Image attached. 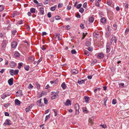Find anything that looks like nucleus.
<instances>
[{
    "mask_svg": "<svg viewBox=\"0 0 129 129\" xmlns=\"http://www.w3.org/2000/svg\"><path fill=\"white\" fill-rule=\"evenodd\" d=\"M74 108L75 110V115H77L78 114H79V105L78 104H76L74 106Z\"/></svg>",
    "mask_w": 129,
    "mask_h": 129,
    "instance_id": "nucleus-1",
    "label": "nucleus"
},
{
    "mask_svg": "<svg viewBox=\"0 0 129 129\" xmlns=\"http://www.w3.org/2000/svg\"><path fill=\"white\" fill-rule=\"evenodd\" d=\"M93 36H94V37L96 38L99 39L100 37V35L99 32H98L97 31H95L93 33Z\"/></svg>",
    "mask_w": 129,
    "mask_h": 129,
    "instance_id": "nucleus-2",
    "label": "nucleus"
},
{
    "mask_svg": "<svg viewBox=\"0 0 129 129\" xmlns=\"http://www.w3.org/2000/svg\"><path fill=\"white\" fill-rule=\"evenodd\" d=\"M12 124L11 122L9 119H7L4 123V124L6 125H9Z\"/></svg>",
    "mask_w": 129,
    "mask_h": 129,
    "instance_id": "nucleus-3",
    "label": "nucleus"
},
{
    "mask_svg": "<svg viewBox=\"0 0 129 129\" xmlns=\"http://www.w3.org/2000/svg\"><path fill=\"white\" fill-rule=\"evenodd\" d=\"M58 93L56 92L55 93L54 95L52 96L51 97V99L52 100H53L55 99L56 98H57L58 97L59 95H58Z\"/></svg>",
    "mask_w": 129,
    "mask_h": 129,
    "instance_id": "nucleus-4",
    "label": "nucleus"
},
{
    "mask_svg": "<svg viewBox=\"0 0 129 129\" xmlns=\"http://www.w3.org/2000/svg\"><path fill=\"white\" fill-rule=\"evenodd\" d=\"M22 94V92L20 90H18L16 93V95L17 96H21Z\"/></svg>",
    "mask_w": 129,
    "mask_h": 129,
    "instance_id": "nucleus-5",
    "label": "nucleus"
},
{
    "mask_svg": "<svg viewBox=\"0 0 129 129\" xmlns=\"http://www.w3.org/2000/svg\"><path fill=\"white\" fill-rule=\"evenodd\" d=\"M13 79L12 78L9 79L8 81V82L9 84L11 85L13 84Z\"/></svg>",
    "mask_w": 129,
    "mask_h": 129,
    "instance_id": "nucleus-6",
    "label": "nucleus"
},
{
    "mask_svg": "<svg viewBox=\"0 0 129 129\" xmlns=\"http://www.w3.org/2000/svg\"><path fill=\"white\" fill-rule=\"evenodd\" d=\"M106 52L107 53L109 52H110V44L109 43H108L107 44L106 46Z\"/></svg>",
    "mask_w": 129,
    "mask_h": 129,
    "instance_id": "nucleus-7",
    "label": "nucleus"
},
{
    "mask_svg": "<svg viewBox=\"0 0 129 129\" xmlns=\"http://www.w3.org/2000/svg\"><path fill=\"white\" fill-rule=\"evenodd\" d=\"M108 31H107L105 34V37L106 38H109L110 35V32L108 28Z\"/></svg>",
    "mask_w": 129,
    "mask_h": 129,
    "instance_id": "nucleus-8",
    "label": "nucleus"
},
{
    "mask_svg": "<svg viewBox=\"0 0 129 129\" xmlns=\"http://www.w3.org/2000/svg\"><path fill=\"white\" fill-rule=\"evenodd\" d=\"M17 45V43L16 42L14 41L12 42V47L13 48H16Z\"/></svg>",
    "mask_w": 129,
    "mask_h": 129,
    "instance_id": "nucleus-9",
    "label": "nucleus"
},
{
    "mask_svg": "<svg viewBox=\"0 0 129 129\" xmlns=\"http://www.w3.org/2000/svg\"><path fill=\"white\" fill-rule=\"evenodd\" d=\"M71 102L69 99L67 100L66 102L64 103V104L66 106H69V105H71Z\"/></svg>",
    "mask_w": 129,
    "mask_h": 129,
    "instance_id": "nucleus-10",
    "label": "nucleus"
},
{
    "mask_svg": "<svg viewBox=\"0 0 129 129\" xmlns=\"http://www.w3.org/2000/svg\"><path fill=\"white\" fill-rule=\"evenodd\" d=\"M56 37L58 39L59 41L61 40L62 39V37L60 34H56Z\"/></svg>",
    "mask_w": 129,
    "mask_h": 129,
    "instance_id": "nucleus-11",
    "label": "nucleus"
},
{
    "mask_svg": "<svg viewBox=\"0 0 129 129\" xmlns=\"http://www.w3.org/2000/svg\"><path fill=\"white\" fill-rule=\"evenodd\" d=\"M97 57L99 59L102 58L104 57V55L102 53H100L98 55Z\"/></svg>",
    "mask_w": 129,
    "mask_h": 129,
    "instance_id": "nucleus-12",
    "label": "nucleus"
},
{
    "mask_svg": "<svg viewBox=\"0 0 129 129\" xmlns=\"http://www.w3.org/2000/svg\"><path fill=\"white\" fill-rule=\"evenodd\" d=\"M84 98L85 100V102L86 103H88L89 102V101L90 100V98L88 97L87 96H85L84 97Z\"/></svg>",
    "mask_w": 129,
    "mask_h": 129,
    "instance_id": "nucleus-13",
    "label": "nucleus"
},
{
    "mask_svg": "<svg viewBox=\"0 0 129 129\" xmlns=\"http://www.w3.org/2000/svg\"><path fill=\"white\" fill-rule=\"evenodd\" d=\"M41 99H40L39 101H38L37 102V105L39 106H41L42 105V104L41 102Z\"/></svg>",
    "mask_w": 129,
    "mask_h": 129,
    "instance_id": "nucleus-14",
    "label": "nucleus"
},
{
    "mask_svg": "<svg viewBox=\"0 0 129 129\" xmlns=\"http://www.w3.org/2000/svg\"><path fill=\"white\" fill-rule=\"evenodd\" d=\"M10 65L12 68H14L16 66V64L14 62H12L10 64Z\"/></svg>",
    "mask_w": 129,
    "mask_h": 129,
    "instance_id": "nucleus-15",
    "label": "nucleus"
},
{
    "mask_svg": "<svg viewBox=\"0 0 129 129\" xmlns=\"http://www.w3.org/2000/svg\"><path fill=\"white\" fill-rule=\"evenodd\" d=\"M44 8L40 7L39 8V10L41 15H43L44 14Z\"/></svg>",
    "mask_w": 129,
    "mask_h": 129,
    "instance_id": "nucleus-16",
    "label": "nucleus"
},
{
    "mask_svg": "<svg viewBox=\"0 0 129 129\" xmlns=\"http://www.w3.org/2000/svg\"><path fill=\"white\" fill-rule=\"evenodd\" d=\"M94 18L92 17H90L88 19V21L89 22L92 23L94 21Z\"/></svg>",
    "mask_w": 129,
    "mask_h": 129,
    "instance_id": "nucleus-17",
    "label": "nucleus"
},
{
    "mask_svg": "<svg viewBox=\"0 0 129 129\" xmlns=\"http://www.w3.org/2000/svg\"><path fill=\"white\" fill-rule=\"evenodd\" d=\"M100 21L101 22L103 23H105L106 21V20L104 17L101 18Z\"/></svg>",
    "mask_w": 129,
    "mask_h": 129,
    "instance_id": "nucleus-18",
    "label": "nucleus"
},
{
    "mask_svg": "<svg viewBox=\"0 0 129 129\" xmlns=\"http://www.w3.org/2000/svg\"><path fill=\"white\" fill-rule=\"evenodd\" d=\"M35 58L34 56H30L29 57L28 59L29 61H32L34 60Z\"/></svg>",
    "mask_w": 129,
    "mask_h": 129,
    "instance_id": "nucleus-19",
    "label": "nucleus"
},
{
    "mask_svg": "<svg viewBox=\"0 0 129 129\" xmlns=\"http://www.w3.org/2000/svg\"><path fill=\"white\" fill-rule=\"evenodd\" d=\"M61 86L63 89H66V86L65 82H63L61 85Z\"/></svg>",
    "mask_w": 129,
    "mask_h": 129,
    "instance_id": "nucleus-20",
    "label": "nucleus"
},
{
    "mask_svg": "<svg viewBox=\"0 0 129 129\" xmlns=\"http://www.w3.org/2000/svg\"><path fill=\"white\" fill-rule=\"evenodd\" d=\"M15 103L16 105H19L20 104V102L18 100L16 99L15 100Z\"/></svg>",
    "mask_w": 129,
    "mask_h": 129,
    "instance_id": "nucleus-21",
    "label": "nucleus"
},
{
    "mask_svg": "<svg viewBox=\"0 0 129 129\" xmlns=\"http://www.w3.org/2000/svg\"><path fill=\"white\" fill-rule=\"evenodd\" d=\"M56 7H57L55 5L54 7H51L50 8V10L51 11H54L55 10Z\"/></svg>",
    "mask_w": 129,
    "mask_h": 129,
    "instance_id": "nucleus-22",
    "label": "nucleus"
},
{
    "mask_svg": "<svg viewBox=\"0 0 129 129\" xmlns=\"http://www.w3.org/2000/svg\"><path fill=\"white\" fill-rule=\"evenodd\" d=\"M91 44L90 42L89 41H87L85 43L86 45L87 46H90Z\"/></svg>",
    "mask_w": 129,
    "mask_h": 129,
    "instance_id": "nucleus-23",
    "label": "nucleus"
},
{
    "mask_svg": "<svg viewBox=\"0 0 129 129\" xmlns=\"http://www.w3.org/2000/svg\"><path fill=\"white\" fill-rule=\"evenodd\" d=\"M10 96L9 95H8V94H3V96L2 97V98L3 99H4L5 98L7 97V96Z\"/></svg>",
    "mask_w": 129,
    "mask_h": 129,
    "instance_id": "nucleus-24",
    "label": "nucleus"
},
{
    "mask_svg": "<svg viewBox=\"0 0 129 129\" xmlns=\"http://www.w3.org/2000/svg\"><path fill=\"white\" fill-rule=\"evenodd\" d=\"M36 9L34 8H31L30 9V12L33 13H35Z\"/></svg>",
    "mask_w": 129,
    "mask_h": 129,
    "instance_id": "nucleus-25",
    "label": "nucleus"
},
{
    "mask_svg": "<svg viewBox=\"0 0 129 129\" xmlns=\"http://www.w3.org/2000/svg\"><path fill=\"white\" fill-rule=\"evenodd\" d=\"M78 73V71L76 69H74L72 71V73L76 74L77 73Z\"/></svg>",
    "mask_w": 129,
    "mask_h": 129,
    "instance_id": "nucleus-26",
    "label": "nucleus"
},
{
    "mask_svg": "<svg viewBox=\"0 0 129 129\" xmlns=\"http://www.w3.org/2000/svg\"><path fill=\"white\" fill-rule=\"evenodd\" d=\"M14 70H13L11 69L10 71V73L11 75L13 76L14 75Z\"/></svg>",
    "mask_w": 129,
    "mask_h": 129,
    "instance_id": "nucleus-27",
    "label": "nucleus"
},
{
    "mask_svg": "<svg viewBox=\"0 0 129 129\" xmlns=\"http://www.w3.org/2000/svg\"><path fill=\"white\" fill-rule=\"evenodd\" d=\"M85 81L83 80H78V83L79 84H82Z\"/></svg>",
    "mask_w": 129,
    "mask_h": 129,
    "instance_id": "nucleus-28",
    "label": "nucleus"
},
{
    "mask_svg": "<svg viewBox=\"0 0 129 129\" xmlns=\"http://www.w3.org/2000/svg\"><path fill=\"white\" fill-rule=\"evenodd\" d=\"M84 51V53L85 54V55L87 56H89V53L88 51H87L85 50V51Z\"/></svg>",
    "mask_w": 129,
    "mask_h": 129,
    "instance_id": "nucleus-29",
    "label": "nucleus"
},
{
    "mask_svg": "<svg viewBox=\"0 0 129 129\" xmlns=\"http://www.w3.org/2000/svg\"><path fill=\"white\" fill-rule=\"evenodd\" d=\"M52 110L55 113V116H56L57 115V111L56 110L53 109Z\"/></svg>",
    "mask_w": 129,
    "mask_h": 129,
    "instance_id": "nucleus-30",
    "label": "nucleus"
},
{
    "mask_svg": "<svg viewBox=\"0 0 129 129\" xmlns=\"http://www.w3.org/2000/svg\"><path fill=\"white\" fill-rule=\"evenodd\" d=\"M107 3L108 5L110 6L112 3V1L111 0H108Z\"/></svg>",
    "mask_w": 129,
    "mask_h": 129,
    "instance_id": "nucleus-31",
    "label": "nucleus"
},
{
    "mask_svg": "<svg viewBox=\"0 0 129 129\" xmlns=\"http://www.w3.org/2000/svg\"><path fill=\"white\" fill-rule=\"evenodd\" d=\"M23 64L22 63H19L18 64V68L20 69L21 68V67L22 66Z\"/></svg>",
    "mask_w": 129,
    "mask_h": 129,
    "instance_id": "nucleus-32",
    "label": "nucleus"
},
{
    "mask_svg": "<svg viewBox=\"0 0 129 129\" xmlns=\"http://www.w3.org/2000/svg\"><path fill=\"white\" fill-rule=\"evenodd\" d=\"M19 72V70L18 69L14 71V74L15 75L17 74Z\"/></svg>",
    "mask_w": 129,
    "mask_h": 129,
    "instance_id": "nucleus-33",
    "label": "nucleus"
},
{
    "mask_svg": "<svg viewBox=\"0 0 129 129\" xmlns=\"http://www.w3.org/2000/svg\"><path fill=\"white\" fill-rule=\"evenodd\" d=\"M25 69L27 71L28 70L29 68V67L28 66H26L24 67Z\"/></svg>",
    "mask_w": 129,
    "mask_h": 129,
    "instance_id": "nucleus-34",
    "label": "nucleus"
},
{
    "mask_svg": "<svg viewBox=\"0 0 129 129\" xmlns=\"http://www.w3.org/2000/svg\"><path fill=\"white\" fill-rule=\"evenodd\" d=\"M15 55L17 57H18L20 56V54L18 52H16L15 53Z\"/></svg>",
    "mask_w": 129,
    "mask_h": 129,
    "instance_id": "nucleus-35",
    "label": "nucleus"
},
{
    "mask_svg": "<svg viewBox=\"0 0 129 129\" xmlns=\"http://www.w3.org/2000/svg\"><path fill=\"white\" fill-rule=\"evenodd\" d=\"M4 10V7L2 5H0V12L3 11Z\"/></svg>",
    "mask_w": 129,
    "mask_h": 129,
    "instance_id": "nucleus-36",
    "label": "nucleus"
},
{
    "mask_svg": "<svg viewBox=\"0 0 129 129\" xmlns=\"http://www.w3.org/2000/svg\"><path fill=\"white\" fill-rule=\"evenodd\" d=\"M100 90V88H97L95 89V90H94V91L95 93H96L97 90H98L99 91Z\"/></svg>",
    "mask_w": 129,
    "mask_h": 129,
    "instance_id": "nucleus-37",
    "label": "nucleus"
},
{
    "mask_svg": "<svg viewBox=\"0 0 129 129\" xmlns=\"http://www.w3.org/2000/svg\"><path fill=\"white\" fill-rule=\"evenodd\" d=\"M116 103V100L113 99L112 101V103L114 105H115Z\"/></svg>",
    "mask_w": 129,
    "mask_h": 129,
    "instance_id": "nucleus-38",
    "label": "nucleus"
},
{
    "mask_svg": "<svg viewBox=\"0 0 129 129\" xmlns=\"http://www.w3.org/2000/svg\"><path fill=\"white\" fill-rule=\"evenodd\" d=\"M84 11V9L83 8H81L79 10V11L81 13H82Z\"/></svg>",
    "mask_w": 129,
    "mask_h": 129,
    "instance_id": "nucleus-39",
    "label": "nucleus"
},
{
    "mask_svg": "<svg viewBox=\"0 0 129 129\" xmlns=\"http://www.w3.org/2000/svg\"><path fill=\"white\" fill-rule=\"evenodd\" d=\"M44 100L45 104L46 105L48 103V101L47 99L46 98H44Z\"/></svg>",
    "mask_w": 129,
    "mask_h": 129,
    "instance_id": "nucleus-40",
    "label": "nucleus"
},
{
    "mask_svg": "<svg viewBox=\"0 0 129 129\" xmlns=\"http://www.w3.org/2000/svg\"><path fill=\"white\" fill-rule=\"evenodd\" d=\"M42 59V57H41L40 59H39V60L37 62V64H38L40 62V61H41Z\"/></svg>",
    "mask_w": 129,
    "mask_h": 129,
    "instance_id": "nucleus-41",
    "label": "nucleus"
},
{
    "mask_svg": "<svg viewBox=\"0 0 129 129\" xmlns=\"http://www.w3.org/2000/svg\"><path fill=\"white\" fill-rule=\"evenodd\" d=\"M82 6V4H80L78 5L77 6L76 8L78 9L80 8Z\"/></svg>",
    "mask_w": 129,
    "mask_h": 129,
    "instance_id": "nucleus-42",
    "label": "nucleus"
},
{
    "mask_svg": "<svg viewBox=\"0 0 129 129\" xmlns=\"http://www.w3.org/2000/svg\"><path fill=\"white\" fill-rule=\"evenodd\" d=\"M71 52L72 54H74L76 53V52L75 50L74 49H73L71 51Z\"/></svg>",
    "mask_w": 129,
    "mask_h": 129,
    "instance_id": "nucleus-43",
    "label": "nucleus"
},
{
    "mask_svg": "<svg viewBox=\"0 0 129 129\" xmlns=\"http://www.w3.org/2000/svg\"><path fill=\"white\" fill-rule=\"evenodd\" d=\"M50 118V116L49 115H47L45 117V121L49 119Z\"/></svg>",
    "mask_w": 129,
    "mask_h": 129,
    "instance_id": "nucleus-44",
    "label": "nucleus"
},
{
    "mask_svg": "<svg viewBox=\"0 0 129 129\" xmlns=\"http://www.w3.org/2000/svg\"><path fill=\"white\" fill-rule=\"evenodd\" d=\"M47 16L49 18H50L51 17V13L50 12H49L48 13Z\"/></svg>",
    "mask_w": 129,
    "mask_h": 129,
    "instance_id": "nucleus-45",
    "label": "nucleus"
},
{
    "mask_svg": "<svg viewBox=\"0 0 129 129\" xmlns=\"http://www.w3.org/2000/svg\"><path fill=\"white\" fill-rule=\"evenodd\" d=\"M113 40H114L113 41H114V43H116V40H117V39H116V38L115 36H114V37H113Z\"/></svg>",
    "mask_w": 129,
    "mask_h": 129,
    "instance_id": "nucleus-46",
    "label": "nucleus"
},
{
    "mask_svg": "<svg viewBox=\"0 0 129 129\" xmlns=\"http://www.w3.org/2000/svg\"><path fill=\"white\" fill-rule=\"evenodd\" d=\"M55 19L56 20H58L60 19V17L59 16H55Z\"/></svg>",
    "mask_w": 129,
    "mask_h": 129,
    "instance_id": "nucleus-47",
    "label": "nucleus"
},
{
    "mask_svg": "<svg viewBox=\"0 0 129 129\" xmlns=\"http://www.w3.org/2000/svg\"><path fill=\"white\" fill-rule=\"evenodd\" d=\"M62 6V4L61 3H59L58 4V8H61Z\"/></svg>",
    "mask_w": 129,
    "mask_h": 129,
    "instance_id": "nucleus-48",
    "label": "nucleus"
},
{
    "mask_svg": "<svg viewBox=\"0 0 129 129\" xmlns=\"http://www.w3.org/2000/svg\"><path fill=\"white\" fill-rule=\"evenodd\" d=\"M83 110L84 112L87 113L88 112V111L86 109L84 108L83 109Z\"/></svg>",
    "mask_w": 129,
    "mask_h": 129,
    "instance_id": "nucleus-49",
    "label": "nucleus"
},
{
    "mask_svg": "<svg viewBox=\"0 0 129 129\" xmlns=\"http://www.w3.org/2000/svg\"><path fill=\"white\" fill-rule=\"evenodd\" d=\"M87 49L89 51H91L93 50L92 48H90V47H88Z\"/></svg>",
    "mask_w": 129,
    "mask_h": 129,
    "instance_id": "nucleus-50",
    "label": "nucleus"
},
{
    "mask_svg": "<svg viewBox=\"0 0 129 129\" xmlns=\"http://www.w3.org/2000/svg\"><path fill=\"white\" fill-rule=\"evenodd\" d=\"M87 3H84L83 5V7L84 8H85L87 6Z\"/></svg>",
    "mask_w": 129,
    "mask_h": 129,
    "instance_id": "nucleus-51",
    "label": "nucleus"
},
{
    "mask_svg": "<svg viewBox=\"0 0 129 129\" xmlns=\"http://www.w3.org/2000/svg\"><path fill=\"white\" fill-rule=\"evenodd\" d=\"M82 36H83V37H82V40H83L84 39V38L86 36V35H85L84 33H83Z\"/></svg>",
    "mask_w": 129,
    "mask_h": 129,
    "instance_id": "nucleus-52",
    "label": "nucleus"
},
{
    "mask_svg": "<svg viewBox=\"0 0 129 129\" xmlns=\"http://www.w3.org/2000/svg\"><path fill=\"white\" fill-rule=\"evenodd\" d=\"M22 22L23 21L22 20L19 21L17 23L18 24H22Z\"/></svg>",
    "mask_w": 129,
    "mask_h": 129,
    "instance_id": "nucleus-53",
    "label": "nucleus"
},
{
    "mask_svg": "<svg viewBox=\"0 0 129 129\" xmlns=\"http://www.w3.org/2000/svg\"><path fill=\"white\" fill-rule=\"evenodd\" d=\"M17 32V31L16 30H13L12 31V34L13 35H15Z\"/></svg>",
    "mask_w": 129,
    "mask_h": 129,
    "instance_id": "nucleus-54",
    "label": "nucleus"
},
{
    "mask_svg": "<svg viewBox=\"0 0 129 129\" xmlns=\"http://www.w3.org/2000/svg\"><path fill=\"white\" fill-rule=\"evenodd\" d=\"M9 105V103H7L6 104H5L4 105V106L5 107H7Z\"/></svg>",
    "mask_w": 129,
    "mask_h": 129,
    "instance_id": "nucleus-55",
    "label": "nucleus"
},
{
    "mask_svg": "<svg viewBox=\"0 0 129 129\" xmlns=\"http://www.w3.org/2000/svg\"><path fill=\"white\" fill-rule=\"evenodd\" d=\"M101 126L102 127L104 128L106 127V125H104V124H103V125L101 124Z\"/></svg>",
    "mask_w": 129,
    "mask_h": 129,
    "instance_id": "nucleus-56",
    "label": "nucleus"
},
{
    "mask_svg": "<svg viewBox=\"0 0 129 129\" xmlns=\"http://www.w3.org/2000/svg\"><path fill=\"white\" fill-rule=\"evenodd\" d=\"M95 5L97 7H99L100 6L99 3H97V2H95Z\"/></svg>",
    "mask_w": 129,
    "mask_h": 129,
    "instance_id": "nucleus-57",
    "label": "nucleus"
},
{
    "mask_svg": "<svg viewBox=\"0 0 129 129\" xmlns=\"http://www.w3.org/2000/svg\"><path fill=\"white\" fill-rule=\"evenodd\" d=\"M30 108H27L25 109V111L26 112H28L29 111Z\"/></svg>",
    "mask_w": 129,
    "mask_h": 129,
    "instance_id": "nucleus-58",
    "label": "nucleus"
},
{
    "mask_svg": "<svg viewBox=\"0 0 129 129\" xmlns=\"http://www.w3.org/2000/svg\"><path fill=\"white\" fill-rule=\"evenodd\" d=\"M80 27L82 28V29H83L84 28V24H81L80 25Z\"/></svg>",
    "mask_w": 129,
    "mask_h": 129,
    "instance_id": "nucleus-59",
    "label": "nucleus"
},
{
    "mask_svg": "<svg viewBox=\"0 0 129 129\" xmlns=\"http://www.w3.org/2000/svg\"><path fill=\"white\" fill-rule=\"evenodd\" d=\"M33 86L31 85V84H29V88L30 89H32L33 88Z\"/></svg>",
    "mask_w": 129,
    "mask_h": 129,
    "instance_id": "nucleus-60",
    "label": "nucleus"
},
{
    "mask_svg": "<svg viewBox=\"0 0 129 129\" xmlns=\"http://www.w3.org/2000/svg\"><path fill=\"white\" fill-rule=\"evenodd\" d=\"M72 7L71 6H68L67 7V9L68 10H70L71 8Z\"/></svg>",
    "mask_w": 129,
    "mask_h": 129,
    "instance_id": "nucleus-61",
    "label": "nucleus"
},
{
    "mask_svg": "<svg viewBox=\"0 0 129 129\" xmlns=\"http://www.w3.org/2000/svg\"><path fill=\"white\" fill-rule=\"evenodd\" d=\"M5 115L6 116H9V114L7 112H5Z\"/></svg>",
    "mask_w": 129,
    "mask_h": 129,
    "instance_id": "nucleus-62",
    "label": "nucleus"
},
{
    "mask_svg": "<svg viewBox=\"0 0 129 129\" xmlns=\"http://www.w3.org/2000/svg\"><path fill=\"white\" fill-rule=\"evenodd\" d=\"M92 76L91 75L88 76H87V78L88 79H90L92 78Z\"/></svg>",
    "mask_w": 129,
    "mask_h": 129,
    "instance_id": "nucleus-63",
    "label": "nucleus"
},
{
    "mask_svg": "<svg viewBox=\"0 0 129 129\" xmlns=\"http://www.w3.org/2000/svg\"><path fill=\"white\" fill-rule=\"evenodd\" d=\"M47 34V33L45 32H42V36H44V35H46Z\"/></svg>",
    "mask_w": 129,
    "mask_h": 129,
    "instance_id": "nucleus-64",
    "label": "nucleus"
}]
</instances>
